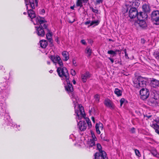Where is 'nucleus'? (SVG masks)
Instances as JSON below:
<instances>
[{
	"label": "nucleus",
	"instance_id": "nucleus-6",
	"mask_svg": "<svg viewBox=\"0 0 159 159\" xmlns=\"http://www.w3.org/2000/svg\"><path fill=\"white\" fill-rule=\"evenodd\" d=\"M63 66H59L57 68V72L59 76L61 78L62 80H66L68 81L69 78V74L67 69Z\"/></svg>",
	"mask_w": 159,
	"mask_h": 159
},
{
	"label": "nucleus",
	"instance_id": "nucleus-22",
	"mask_svg": "<svg viewBox=\"0 0 159 159\" xmlns=\"http://www.w3.org/2000/svg\"><path fill=\"white\" fill-rule=\"evenodd\" d=\"M97 140H94L90 139L87 142V147H92L95 146V141Z\"/></svg>",
	"mask_w": 159,
	"mask_h": 159
},
{
	"label": "nucleus",
	"instance_id": "nucleus-42",
	"mask_svg": "<svg viewBox=\"0 0 159 159\" xmlns=\"http://www.w3.org/2000/svg\"><path fill=\"white\" fill-rule=\"evenodd\" d=\"M124 98H121L120 100V105L121 106L122 105V104L124 102Z\"/></svg>",
	"mask_w": 159,
	"mask_h": 159
},
{
	"label": "nucleus",
	"instance_id": "nucleus-8",
	"mask_svg": "<svg viewBox=\"0 0 159 159\" xmlns=\"http://www.w3.org/2000/svg\"><path fill=\"white\" fill-rule=\"evenodd\" d=\"M50 58L52 61L55 64L56 68L59 66H63L62 61L59 56L51 55Z\"/></svg>",
	"mask_w": 159,
	"mask_h": 159
},
{
	"label": "nucleus",
	"instance_id": "nucleus-53",
	"mask_svg": "<svg viewBox=\"0 0 159 159\" xmlns=\"http://www.w3.org/2000/svg\"><path fill=\"white\" fill-rule=\"evenodd\" d=\"M0 69L1 70H3V69L4 70V68L3 67V66H0Z\"/></svg>",
	"mask_w": 159,
	"mask_h": 159
},
{
	"label": "nucleus",
	"instance_id": "nucleus-14",
	"mask_svg": "<svg viewBox=\"0 0 159 159\" xmlns=\"http://www.w3.org/2000/svg\"><path fill=\"white\" fill-rule=\"evenodd\" d=\"M78 126L79 129L81 131L85 130L87 128V125L84 121H80L78 123Z\"/></svg>",
	"mask_w": 159,
	"mask_h": 159
},
{
	"label": "nucleus",
	"instance_id": "nucleus-12",
	"mask_svg": "<svg viewBox=\"0 0 159 159\" xmlns=\"http://www.w3.org/2000/svg\"><path fill=\"white\" fill-rule=\"evenodd\" d=\"M104 103L105 105L110 109L113 110L115 109V105L112 101L109 98H107L105 99Z\"/></svg>",
	"mask_w": 159,
	"mask_h": 159
},
{
	"label": "nucleus",
	"instance_id": "nucleus-45",
	"mask_svg": "<svg viewBox=\"0 0 159 159\" xmlns=\"http://www.w3.org/2000/svg\"><path fill=\"white\" fill-rule=\"evenodd\" d=\"M11 72H10L9 73V75H8L7 76L5 77V79H9L11 75Z\"/></svg>",
	"mask_w": 159,
	"mask_h": 159
},
{
	"label": "nucleus",
	"instance_id": "nucleus-51",
	"mask_svg": "<svg viewBox=\"0 0 159 159\" xmlns=\"http://www.w3.org/2000/svg\"><path fill=\"white\" fill-rule=\"evenodd\" d=\"M108 59L111 61L112 63L114 62V60L111 57H108Z\"/></svg>",
	"mask_w": 159,
	"mask_h": 159
},
{
	"label": "nucleus",
	"instance_id": "nucleus-3",
	"mask_svg": "<svg viewBox=\"0 0 159 159\" xmlns=\"http://www.w3.org/2000/svg\"><path fill=\"white\" fill-rule=\"evenodd\" d=\"M65 80L64 82L65 89L70 96L74 105V108L75 109L76 107H80V105L78 103L79 101L78 97L77 95L73 92V88L72 84L70 83L69 78L68 81H67L66 80Z\"/></svg>",
	"mask_w": 159,
	"mask_h": 159
},
{
	"label": "nucleus",
	"instance_id": "nucleus-19",
	"mask_svg": "<svg viewBox=\"0 0 159 159\" xmlns=\"http://www.w3.org/2000/svg\"><path fill=\"white\" fill-rule=\"evenodd\" d=\"M90 77V74L89 72L87 71L85 73L82 74L81 78L82 81L84 82H85L86 81L87 79L89 78Z\"/></svg>",
	"mask_w": 159,
	"mask_h": 159
},
{
	"label": "nucleus",
	"instance_id": "nucleus-4",
	"mask_svg": "<svg viewBox=\"0 0 159 159\" xmlns=\"http://www.w3.org/2000/svg\"><path fill=\"white\" fill-rule=\"evenodd\" d=\"M79 106L80 107H76L75 109L77 121L78 122V120H80L82 118H84L87 124L88 127L89 128H91L92 127V125L90 120L89 118L86 117V115L83 107L81 105H80Z\"/></svg>",
	"mask_w": 159,
	"mask_h": 159
},
{
	"label": "nucleus",
	"instance_id": "nucleus-63",
	"mask_svg": "<svg viewBox=\"0 0 159 159\" xmlns=\"http://www.w3.org/2000/svg\"><path fill=\"white\" fill-rule=\"evenodd\" d=\"M151 117V116H148V118H149L150 117Z\"/></svg>",
	"mask_w": 159,
	"mask_h": 159
},
{
	"label": "nucleus",
	"instance_id": "nucleus-33",
	"mask_svg": "<svg viewBox=\"0 0 159 159\" xmlns=\"http://www.w3.org/2000/svg\"><path fill=\"white\" fill-rule=\"evenodd\" d=\"M97 147L98 149L99 150V152H103V151L102 150V147L100 145V144L99 143L97 144Z\"/></svg>",
	"mask_w": 159,
	"mask_h": 159
},
{
	"label": "nucleus",
	"instance_id": "nucleus-9",
	"mask_svg": "<svg viewBox=\"0 0 159 159\" xmlns=\"http://www.w3.org/2000/svg\"><path fill=\"white\" fill-rule=\"evenodd\" d=\"M27 9H29V7L32 9H34L35 6L37 7L38 4V0H24Z\"/></svg>",
	"mask_w": 159,
	"mask_h": 159
},
{
	"label": "nucleus",
	"instance_id": "nucleus-47",
	"mask_svg": "<svg viewBox=\"0 0 159 159\" xmlns=\"http://www.w3.org/2000/svg\"><path fill=\"white\" fill-rule=\"evenodd\" d=\"M55 41H56L58 44H59L60 43V41L58 39V37H57L55 39Z\"/></svg>",
	"mask_w": 159,
	"mask_h": 159
},
{
	"label": "nucleus",
	"instance_id": "nucleus-13",
	"mask_svg": "<svg viewBox=\"0 0 159 159\" xmlns=\"http://www.w3.org/2000/svg\"><path fill=\"white\" fill-rule=\"evenodd\" d=\"M138 14V11L135 8H131L129 11V16L131 18L136 17Z\"/></svg>",
	"mask_w": 159,
	"mask_h": 159
},
{
	"label": "nucleus",
	"instance_id": "nucleus-32",
	"mask_svg": "<svg viewBox=\"0 0 159 159\" xmlns=\"http://www.w3.org/2000/svg\"><path fill=\"white\" fill-rule=\"evenodd\" d=\"M107 52L109 54L112 55V57L115 56L116 54L115 51H114L113 50H108Z\"/></svg>",
	"mask_w": 159,
	"mask_h": 159
},
{
	"label": "nucleus",
	"instance_id": "nucleus-28",
	"mask_svg": "<svg viewBox=\"0 0 159 159\" xmlns=\"http://www.w3.org/2000/svg\"><path fill=\"white\" fill-rule=\"evenodd\" d=\"M40 43L41 47L43 48H45L48 44L46 40H44L40 41Z\"/></svg>",
	"mask_w": 159,
	"mask_h": 159
},
{
	"label": "nucleus",
	"instance_id": "nucleus-41",
	"mask_svg": "<svg viewBox=\"0 0 159 159\" xmlns=\"http://www.w3.org/2000/svg\"><path fill=\"white\" fill-rule=\"evenodd\" d=\"M72 63L75 66H77V64H76V61L75 60H73L72 61Z\"/></svg>",
	"mask_w": 159,
	"mask_h": 159
},
{
	"label": "nucleus",
	"instance_id": "nucleus-2",
	"mask_svg": "<svg viewBox=\"0 0 159 159\" xmlns=\"http://www.w3.org/2000/svg\"><path fill=\"white\" fill-rule=\"evenodd\" d=\"M0 115L5 114L6 107V100L9 93L10 88L7 82H0Z\"/></svg>",
	"mask_w": 159,
	"mask_h": 159
},
{
	"label": "nucleus",
	"instance_id": "nucleus-55",
	"mask_svg": "<svg viewBox=\"0 0 159 159\" xmlns=\"http://www.w3.org/2000/svg\"><path fill=\"white\" fill-rule=\"evenodd\" d=\"M125 55L126 58H128V55L126 52H125Z\"/></svg>",
	"mask_w": 159,
	"mask_h": 159
},
{
	"label": "nucleus",
	"instance_id": "nucleus-49",
	"mask_svg": "<svg viewBox=\"0 0 159 159\" xmlns=\"http://www.w3.org/2000/svg\"><path fill=\"white\" fill-rule=\"evenodd\" d=\"M48 50H42V53H45V54L46 55L47 54V53L48 52L47 51Z\"/></svg>",
	"mask_w": 159,
	"mask_h": 159
},
{
	"label": "nucleus",
	"instance_id": "nucleus-38",
	"mask_svg": "<svg viewBox=\"0 0 159 159\" xmlns=\"http://www.w3.org/2000/svg\"><path fill=\"white\" fill-rule=\"evenodd\" d=\"M90 8L94 13H98V10L96 9V8H94L92 7H90Z\"/></svg>",
	"mask_w": 159,
	"mask_h": 159
},
{
	"label": "nucleus",
	"instance_id": "nucleus-46",
	"mask_svg": "<svg viewBox=\"0 0 159 159\" xmlns=\"http://www.w3.org/2000/svg\"><path fill=\"white\" fill-rule=\"evenodd\" d=\"M141 43L142 44H144L145 43V40L144 39L142 38L141 39Z\"/></svg>",
	"mask_w": 159,
	"mask_h": 159
},
{
	"label": "nucleus",
	"instance_id": "nucleus-26",
	"mask_svg": "<svg viewBox=\"0 0 159 159\" xmlns=\"http://www.w3.org/2000/svg\"><path fill=\"white\" fill-rule=\"evenodd\" d=\"M142 8L143 11L145 12H149L150 11V8L148 4H143L142 6Z\"/></svg>",
	"mask_w": 159,
	"mask_h": 159
},
{
	"label": "nucleus",
	"instance_id": "nucleus-15",
	"mask_svg": "<svg viewBox=\"0 0 159 159\" xmlns=\"http://www.w3.org/2000/svg\"><path fill=\"white\" fill-rule=\"evenodd\" d=\"M95 127L97 133L98 134H100L101 133V131H102L103 130V124L100 122L96 123Z\"/></svg>",
	"mask_w": 159,
	"mask_h": 159
},
{
	"label": "nucleus",
	"instance_id": "nucleus-16",
	"mask_svg": "<svg viewBox=\"0 0 159 159\" xmlns=\"http://www.w3.org/2000/svg\"><path fill=\"white\" fill-rule=\"evenodd\" d=\"M151 86L153 88H157L159 87V80L152 78L150 82Z\"/></svg>",
	"mask_w": 159,
	"mask_h": 159
},
{
	"label": "nucleus",
	"instance_id": "nucleus-48",
	"mask_svg": "<svg viewBox=\"0 0 159 159\" xmlns=\"http://www.w3.org/2000/svg\"><path fill=\"white\" fill-rule=\"evenodd\" d=\"M130 131L132 133L135 132V128L134 127L132 128L131 129Z\"/></svg>",
	"mask_w": 159,
	"mask_h": 159
},
{
	"label": "nucleus",
	"instance_id": "nucleus-43",
	"mask_svg": "<svg viewBox=\"0 0 159 159\" xmlns=\"http://www.w3.org/2000/svg\"><path fill=\"white\" fill-rule=\"evenodd\" d=\"M81 43L84 45H86V43L85 40L82 39L81 41Z\"/></svg>",
	"mask_w": 159,
	"mask_h": 159
},
{
	"label": "nucleus",
	"instance_id": "nucleus-31",
	"mask_svg": "<svg viewBox=\"0 0 159 159\" xmlns=\"http://www.w3.org/2000/svg\"><path fill=\"white\" fill-rule=\"evenodd\" d=\"M139 25L142 28L145 27L146 26V22L143 20H139Z\"/></svg>",
	"mask_w": 159,
	"mask_h": 159
},
{
	"label": "nucleus",
	"instance_id": "nucleus-21",
	"mask_svg": "<svg viewBox=\"0 0 159 159\" xmlns=\"http://www.w3.org/2000/svg\"><path fill=\"white\" fill-rule=\"evenodd\" d=\"M62 59L64 61H66L69 58V52L66 51L65 50L62 52Z\"/></svg>",
	"mask_w": 159,
	"mask_h": 159
},
{
	"label": "nucleus",
	"instance_id": "nucleus-44",
	"mask_svg": "<svg viewBox=\"0 0 159 159\" xmlns=\"http://www.w3.org/2000/svg\"><path fill=\"white\" fill-rule=\"evenodd\" d=\"M102 0H97L96 1V3L97 4H99L100 3H102Z\"/></svg>",
	"mask_w": 159,
	"mask_h": 159
},
{
	"label": "nucleus",
	"instance_id": "nucleus-62",
	"mask_svg": "<svg viewBox=\"0 0 159 159\" xmlns=\"http://www.w3.org/2000/svg\"><path fill=\"white\" fill-rule=\"evenodd\" d=\"M109 41H112V39H109Z\"/></svg>",
	"mask_w": 159,
	"mask_h": 159
},
{
	"label": "nucleus",
	"instance_id": "nucleus-11",
	"mask_svg": "<svg viewBox=\"0 0 159 159\" xmlns=\"http://www.w3.org/2000/svg\"><path fill=\"white\" fill-rule=\"evenodd\" d=\"M106 154L105 151L96 152L94 155L95 159H108L106 157Z\"/></svg>",
	"mask_w": 159,
	"mask_h": 159
},
{
	"label": "nucleus",
	"instance_id": "nucleus-58",
	"mask_svg": "<svg viewBox=\"0 0 159 159\" xmlns=\"http://www.w3.org/2000/svg\"><path fill=\"white\" fill-rule=\"evenodd\" d=\"M50 61H47V63L48 64L50 65Z\"/></svg>",
	"mask_w": 159,
	"mask_h": 159
},
{
	"label": "nucleus",
	"instance_id": "nucleus-57",
	"mask_svg": "<svg viewBox=\"0 0 159 159\" xmlns=\"http://www.w3.org/2000/svg\"><path fill=\"white\" fill-rule=\"evenodd\" d=\"M45 10L44 9H43L42 10V13H45Z\"/></svg>",
	"mask_w": 159,
	"mask_h": 159
},
{
	"label": "nucleus",
	"instance_id": "nucleus-29",
	"mask_svg": "<svg viewBox=\"0 0 159 159\" xmlns=\"http://www.w3.org/2000/svg\"><path fill=\"white\" fill-rule=\"evenodd\" d=\"M114 93L117 96L119 97L122 95V92L120 89L116 88L115 89Z\"/></svg>",
	"mask_w": 159,
	"mask_h": 159
},
{
	"label": "nucleus",
	"instance_id": "nucleus-35",
	"mask_svg": "<svg viewBox=\"0 0 159 159\" xmlns=\"http://www.w3.org/2000/svg\"><path fill=\"white\" fill-rule=\"evenodd\" d=\"M91 137L90 139H94V140H97V138L96 137L94 133L92 131H91Z\"/></svg>",
	"mask_w": 159,
	"mask_h": 159
},
{
	"label": "nucleus",
	"instance_id": "nucleus-17",
	"mask_svg": "<svg viewBox=\"0 0 159 159\" xmlns=\"http://www.w3.org/2000/svg\"><path fill=\"white\" fill-rule=\"evenodd\" d=\"M152 18L157 22L159 21V11H153L152 13Z\"/></svg>",
	"mask_w": 159,
	"mask_h": 159
},
{
	"label": "nucleus",
	"instance_id": "nucleus-52",
	"mask_svg": "<svg viewBox=\"0 0 159 159\" xmlns=\"http://www.w3.org/2000/svg\"><path fill=\"white\" fill-rule=\"evenodd\" d=\"M90 23H90V21H88L85 22V25H87L89 24V23L90 24Z\"/></svg>",
	"mask_w": 159,
	"mask_h": 159
},
{
	"label": "nucleus",
	"instance_id": "nucleus-27",
	"mask_svg": "<svg viewBox=\"0 0 159 159\" xmlns=\"http://www.w3.org/2000/svg\"><path fill=\"white\" fill-rule=\"evenodd\" d=\"M52 34L51 32L49 31L46 34V37L47 39L48 40L49 42L51 44L52 43Z\"/></svg>",
	"mask_w": 159,
	"mask_h": 159
},
{
	"label": "nucleus",
	"instance_id": "nucleus-61",
	"mask_svg": "<svg viewBox=\"0 0 159 159\" xmlns=\"http://www.w3.org/2000/svg\"><path fill=\"white\" fill-rule=\"evenodd\" d=\"M23 14H24V15H26V13L25 12H24L23 13Z\"/></svg>",
	"mask_w": 159,
	"mask_h": 159
},
{
	"label": "nucleus",
	"instance_id": "nucleus-50",
	"mask_svg": "<svg viewBox=\"0 0 159 159\" xmlns=\"http://www.w3.org/2000/svg\"><path fill=\"white\" fill-rule=\"evenodd\" d=\"M75 20V19H73V20H69V22L70 23H72L73 22H74Z\"/></svg>",
	"mask_w": 159,
	"mask_h": 159
},
{
	"label": "nucleus",
	"instance_id": "nucleus-18",
	"mask_svg": "<svg viewBox=\"0 0 159 159\" xmlns=\"http://www.w3.org/2000/svg\"><path fill=\"white\" fill-rule=\"evenodd\" d=\"M155 121L157 124H152V127L155 129L157 133L159 134V118L156 120Z\"/></svg>",
	"mask_w": 159,
	"mask_h": 159
},
{
	"label": "nucleus",
	"instance_id": "nucleus-30",
	"mask_svg": "<svg viewBox=\"0 0 159 159\" xmlns=\"http://www.w3.org/2000/svg\"><path fill=\"white\" fill-rule=\"evenodd\" d=\"M151 153L154 156L157 158H159V154L156 149H153L151 151Z\"/></svg>",
	"mask_w": 159,
	"mask_h": 159
},
{
	"label": "nucleus",
	"instance_id": "nucleus-39",
	"mask_svg": "<svg viewBox=\"0 0 159 159\" xmlns=\"http://www.w3.org/2000/svg\"><path fill=\"white\" fill-rule=\"evenodd\" d=\"M85 52L87 54V56L89 57L92 53V50H86Z\"/></svg>",
	"mask_w": 159,
	"mask_h": 159
},
{
	"label": "nucleus",
	"instance_id": "nucleus-34",
	"mask_svg": "<svg viewBox=\"0 0 159 159\" xmlns=\"http://www.w3.org/2000/svg\"><path fill=\"white\" fill-rule=\"evenodd\" d=\"M94 98L97 102H99L100 100V96L99 95L97 94L94 96Z\"/></svg>",
	"mask_w": 159,
	"mask_h": 159
},
{
	"label": "nucleus",
	"instance_id": "nucleus-25",
	"mask_svg": "<svg viewBox=\"0 0 159 159\" xmlns=\"http://www.w3.org/2000/svg\"><path fill=\"white\" fill-rule=\"evenodd\" d=\"M89 0H77L76 5L78 7H83V3H86Z\"/></svg>",
	"mask_w": 159,
	"mask_h": 159
},
{
	"label": "nucleus",
	"instance_id": "nucleus-59",
	"mask_svg": "<svg viewBox=\"0 0 159 159\" xmlns=\"http://www.w3.org/2000/svg\"><path fill=\"white\" fill-rule=\"evenodd\" d=\"M70 9L72 10H73L74 9V7L73 6H71L70 7Z\"/></svg>",
	"mask_w": 159,
	"mask_h": 159
},
{
	"label": "nucleus",
	"instance_id": "nucleus-60",
	"mask_svg": "<svg viewBox=\"0 0 159 159\" xmlns=\"http://www.w3.org/2000/svg\"><path fill=\"white\" fill-rule=\"evenodd\" d=\"M49 72L51 73H52L53 72V70H51L50 71H49Z\"/></svg>",
	"mask_w": 159,
	"mask_h": 159
},
{
	"label": "nucleus",
	"instance_id": "nucleus-7",
	"mask_svg": "<svg viewBox=\"0 0 159 159\" xmlns=\"http://www.w3.org/2000/svg\"><path fill=\"white\" fill-rule=\"evenodd\" d=\"M6 113V112L5 113V114L3 115V116L4 115L5 116L3 119V120L5 122L4 123L5 125H9L15 129L16 130H20V125H17L13 122L12 120L10 119V116L8 115L7 114L5 115ZM1 116L0 115V117Z\"/></svg>",
	"mask_w": 159,
	"mask_h": 159
},
{
	"label": "nucleus",
	"instance_id": "nucleus-10",
	"mask_svg": "<svg viewBox=\"0 0 159 159\" xmlns=\"http://www.w3.org/2000/svg\"><path fill=\"white\" fill-rule=\"evenodd\" d=\"M140 94L141 98L144 100L148 98L150 92L148 89L143 88L140 91Z\"/></svg>",
	"mask_w": 159,
	"mask_h": 159
},
{
	"label": "nucleus",
	"instance_id": "nucleus-5",
	"mask_svg": "<svg viewBox=\"0 0 159 159\" xmlns=\"http://www.w3.org/2000/svg\"><path fill=\"white\" fill-rule=\"evenodd\" d=\"M147 81V78L139 76L134 80V86L138 89L144 88L146 86Z\"/></svg>",
	"mask_w": 159,
	"mask_h": 159
},
{
	"label": "nucleus",
	"instance_id": "nucleus-1",
	"mask_svg": "<svg viewBox=\"0 0 159 159\" xmlns=\"http://www.w3.org/2000/svg\"><path fill=\"white\" fill-rule=\"evenodd\" d=\"M30 9H27L28 16L30 17L34 25H39L35 26L37 34L39 36L43 37L45 35V32L43 29H46L47 27L46 21L43 18L40 16L36 17L34 11L31 9V7H30Z\"/></svg>",
	"mask_w": 159,
	"mask_h": 159
},
{
	"label": "nucleus",
	"instance_id": "nucleus-36",
	"mask_svg": "<svg viewBox=\"0 0 159 159\" xmlns=\"http://www.w3.org/2000/svg\"><path fill=\"white\" fill-rule=\"evenodd\" d=\"M99 23V21L98 20L92 21L90 24V26H92L94 24L98 25Z\"/></svg>",
	"mask_w": 159,
	"mask_h": 159
},
{
	"label": "nucleus",
	"instance_id": "nucleus-23",
	"mask_svg": "<svg viewBox=\"0 0 159 159\" xmlns=\"http://www.w3.org/2000/svg\"><path fill=\"white\" fill-rule=\"evenodd\" d=\"M136 17L139 20H143L144 18H147V16L145 13H143L142 12H140L139 13H138Z\"/></svg>",
	"mask_w": 159,
	"mask_h": 159
},
{
	"label": "nucleus",
	"instance_id": "nucleus-24",
	"mask_svg": "<svg viewBox=\"0 0 159 159\" xmlns=\"http://www.w3.org/2000/svg\"><path fill=\"white\" fill-rule=\"evenodd\" d=\"M139 1L137 0H134L132 1L131 2H130V5L132 7V8H135L139 6Z\"/></svg>",
	"mask_w": 159,
	"mask_h": 159
},
{
	"label": "nucleus",
	"instance_id": "nucleus-54",
	"mask_svg": "<svg viewBox=\"0 0 159 159\" xmlns=\"http://www.w3.org/2000/svg\"><path fill=\"white\" fill-rule=\"evenodd\" d=\"M92 121L94 123H95V119L93 117H92Z\"/></svg>",
	"mask_w": 159,
	"mask_h": 159
},
{
	"label": "nucleus",
	"instance_id": "nucleus-40",
	"mask_svg": "<svg viewBox=\"0 0 159 159\" xmlns=\"http://www.w3.org/2000/svg\"><path fill=\"white\" fill-rule=\"evenodd\" d=\"M70 73H71V74L72 75H75L76 74V72H75V70H73L72 69H71V70H70Z\"/></svg>",
	"mask_w": 159,
	"mask_h": 159
},
{
	"label": "nucleus",
	"instance_id": "nucleus-20",
	"mask_svg": "<svg viewBox=\"0 0 159 159\" xmlns=\"http://www.w3.org/2000/svg\"><path fill=\"white\" fill-rule=\"evenodd\" d=\"M69 138L70 139H71L73 141H75L79 145H80V143H81V140L80 139L76 138L73 134L70 135Z\"/></svg>",
	"mask_w": 159,
	"mask_h": 159
},
{
	"label": "nucleus",
	"instance_id": "nucleus-37",
	"mask_svg": "<svg viewBox=\"0 0 159 159\" xmlns=\"http://www.w3.org/2000/svg\"><path fill=\"white\" fill-rule=\"evenodd\" d=\"M135 152L136 155L138 157H140L141 156V154L139 150L135 149L134 150Z\"/></svg>",
	"mask_w": 159,
	"mask_h": 159
},
{
	"label": "nucleus",
	"instance_id": "nucleus-56",
	"mask_svg": "<svg viewBox=\"0 0 159 159\" xmlns=\"http://www.w3.org/2000/svg\"><path fill=\"white\" fill-rule=\"evenodd\" d=\"M72 82H73V84H76V81L75 80H73L72 81Z\"/></svg>",
	"mask_w": 159,
	"mask_h": 159
}]
</instances>
